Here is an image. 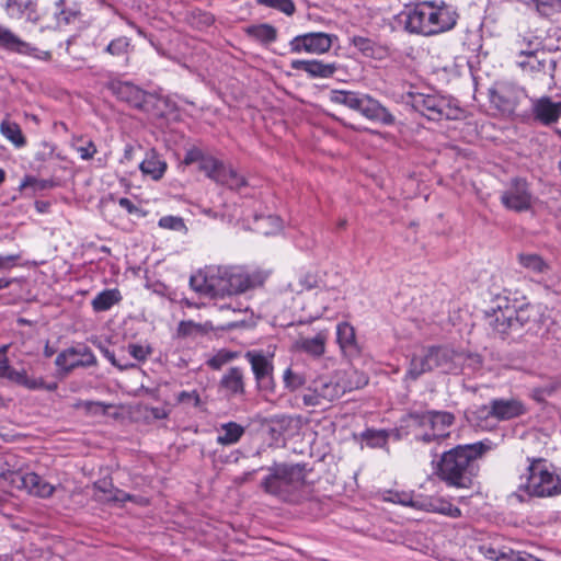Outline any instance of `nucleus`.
<instances>
[{
    "instance_id": "obj_1",
    "label": "nucleus",
    "mask_w": 561,
    "mask_h": 561,
    "mask_svg": "<svg viewBox=\"0 0 561 561\" xmlns=\"http://www.w3.org/2000/svg\"><path fill=\"white\" fill-rule=\"evenodd\" d=\"M270 273L245 266H207L203 274L191 277L192 287L213 298L240 295L264 285Z\"/></svg>"
},
{
    "instance_id": "obj_2",
    "label": "nucleus",
    "mask_w": 561,
    "mask_h": 561,
    "mask_svg": "<svg viewBox=\"0 0 561 561\" xmlns=\"http://www.w3.org/2000/svg\"><path fill=\"white\" fill-rule=\"evenodd\" d=\"M494 447L490 439L458 445L443 453L437 461H432L433 474L448 486L469 488L477 469L476 460Z\"/></svg>"
},
{
    "instance_id": "obj_3",
    "label": "nucleus",
    "mask_w": 561,
    "mask_h": 561,
    "mask_svg": "<svg viewBox=\"0 0 561 561\" xmlns=\"http://www.w3.org/2000/svg\"><path fill=\"white\" fill-rule=\"evenodd\" d=\"M458 20L456 10L444 1H420L407 7L398 21L411 34L433 36L455 27Z\"/></svg>"
},
{
    "instance_id": "obj_4",
    "label": "nucleus",
    "mask_w": 561,
    "mask_h": 561,
    "mask_svg": "<svg viewBox=\"0 0 561 561\" xmlns=\"http://www.w3.org/2000/svg\"><path fill=\"white\" fill-rule=\"evenodd\" d=\"M368 378L357 370L335 371L314 379L301 399L306 407H320L340 399L345 392L367 385Z\"/></svg>"
},
{
    "instance_id": "obj_5",
    "label": "nucleus",
    "mask_w": 561,
    "mask_h": 561,
    "mask_svg": "<svg viewBox=\"0 0 561 561\" xmlns=\"http://www.w3.org/2000/svg\"><path fill=\"white\" fill-rule=\"evenodd\" d=\"M270 474L261 482L262 489L284 502H299L306 491V468L301 465L279 463L268 468Z\"/></svg>"
},
{
    "instance_id": "obj_6",
    "label": "nucleus",
    "mask_w": 561,
    "mask_h": 561,
    "mask_svg": "<svg viewBox=\"0 0 561 561\" xmlns=\"http://www.w3.org/2000/svg\"><path fill=\"white\" fill-rule=\"evenodd\" d=\"M561 493V477L554 472L551 465L545 459H531L528 473L520 477V483L514 493L519 502L530 497L556 496Z\"/></svg>"
},
{
    "instance_id": "obj_7",
    "label": "nucleus",
    "mask_w": 561,
    "mask_h": 561,
    "mask_svg": "<svg viewBox=\"0 0 561 561\" xmlns=\"http://www.w3.org/2000/svg\"><path fill=\"white\" fill-rule=\"evenodd\" d=\"M489 333L497 339L506 340L519 334L529 322L530 314L527 308L517 309L507 297H496L495 306L485 314Z\"/></svg>"
},
{
    "instance_id": "obj_8",
    "label": "nucleus",
    "mask_w": 561,
    "mask_h": 561,
    "mask_svg": "<svg viewBox=\"0 0 561 561\" xmlns=\"http://www.w3.org/2000/svg\"><path fill=\"white\" fill-rule=\"evenodd\" d=\"M465 355L448 346H430L422 355H414L405 373V380H416L423 374L439 369L443 373H457Z\"/></svg>"
},
{
    "instance_id": "obj_9",
    "label": "nucleus",
    "mask_w": 561,
    "mask_h": 561,
    "mask_svg": "<svg viewBox=\"0 0 561 561\" xmlns=\"http://www.w3.org/2000/svg\"><path fill=\"white\" fill-rule=\"evenodd\" d=\"M9 467L7 457L0 456V478L9 481L13 488L41 497L53 494L55 488L35 472L11 470Z\"/></svg>"
},
{
    "instance_id": "obj_10",
    "label": "nucleus",
    "mask_w": 561,
    "mask_h": 561,
    "mask_svg": "<svg viewBox=\"0 0 561 561\" xmlns=\"http://www.w3.org/2000/svg\"><path fill=\"white\" fill-rule=\"evenodd\" d=\"M411 419L419 427L425 430L417 438L424 443L440 440L449 436L448 428L453 425L455 416L449 412L426 411L412 413Z\"/></svg>"
},
{
    "instance_id": "obj_11",
    "label": "nucleus",
    "mask_w": 561,
    "mask_h": 561,
    "mask_svg": "<svg viewBox=\"0 0 561 561\" xmlns=\"http://www.w3.org/2000/svg\"><path fill=\"white\" fill-rule=\"evenodd\" d=\"M413 107L430 121L455 119L459 108L449 99L437 94L419 93L413 96Z\"/></svg>"
},
{
    "instance_id": "obj_12",
    "label": "nucleus",
    "mask_w": 561,
    "mask_h": 561,
    "mask_svg": "<svg viewBox=\"0 0 561 561\" xmlns=\"http://www.w3.org/2000/svg\"><path fill=\"white\" fill-rule=\"evenodd\" d=\"M244 357L251 366L259 390L273 392L275 388L273 355L253 350L248 351Z\"/></svg>"
},
{
    "instance_id": "obj_13",
    "label": "nucleus",
    "mask_w": 561,
    "mask_h": 561,
    "mask_svg": "<svg viewBox=\"0 0 561 561\" xmlns=\"http://www.w3.org/2000/svg\"><path fill=\"white\" fill-rule=\"evenodd\" d=\"M96 363V357L91 348L85 345L66 348L55 359V365L64 375H68L79 367L95 366Z\"/></svg>"
},
{
    "instance_id": "obj_14",
    "label": "nucleus",
    "mask_w": 561,
    "mask_h": 561,
    "mask_svg": "<svg viewBox=\"0 0 561 561\" xmlns=\"http://www.w3.org/2000/svg\"><path fill=\"white\" fill-rule=\"evenodd\" d=\"M516 64L523 72L535 79L542 80L545 77L553 78L556 61L545 49L520 57L517 59Z\"/></svg>"
},
{
    "instance_id": "obj_15",
    "label": "nucleus",
    "mask_w": 561,
    "mask_h": 561,
    "mask_svg": "<svg viewBox=\"0 0 561 561\" xmlns=\"http://www.w3.org/2000/svg\"><path fill=\"white\" fill-rule=\"evenodd\" d=\"M533 196L528 183L523 179H514L501 195L502 204L511 210L524 211L531 207Z\"/></svg>"
},
{
    "instance_id": "obj_16",
    "label": "nucleus",
    "mask_w": 561,
    "mask_h": 561,
    "mask_svg": "<svg viewBox=\"0 0 561 561\" xmlns=\"http://www.w3.org/2000/svg\"><path fill=\"white\" fill-rule=\"evenodd\" d=\"M333 35L327 33H307L294 37L290 43L293 53L324 54L332 46Z\"/></svg>"
},
{
    "instance_id": "obj_17",
    "label": "nucleus",
    "mask_w": 561,
    "mask_h": 561,
    "mask_svg": "<svg viewBox=\"0 0 561 561\" xmlns=\"http://www.w3.org/2000/svg\"><path fill=\"white\" fill-rule=\"evenodd\" d=\"M0 7L10 19L24 20L32 24L39 21L37 0H0Z\"/></svg>"
},
{
    "instance_id": "obj_18",
    "label": "nucleus",
    "mask_w": 561,
    "mask_h": 561,
    "mask_svg": "<svg viewBox=\"0 0 561 561\" xmlns=\"http://www.w3.org/2000/svg\"><path fill=\"white\" fill-rule=\"evenodd\" d=\"M355 111L359 112L367 119L382 125H392L396 121L388 108L367 94L359 95Z\"/></svg>"
},
{
    "instance_id": "obj_19",
    "label": "nucleus",
    "mask_w": 561,
    "mask_h": 561,
    "mask_svg": "<svg viewBox=\"0 0 561 561\" xmlns=\"http://www.w3.org/2000/svg\"><path fill=\"white\" fill-rule=\"evenodd\" d=\"M482 411L486 416H492L499 421H507L523 415L526 412L524 404L516 399H495L489 407H483Z\"/></svg>"
},
{
    "instance_id": "obj_20",
    "label": "nucleus",
    "mask_w": 561,
    "mask_h": 561,
    "mask_svg": "<svg viewBox=\"0 0 561 561\" xmlns=\"http://www.w3.org/2000/svg\"><path fill=\"white\" fill-rule=\"evenodd\" d=\"M107 89L117 99L137 108H141L146 101L147 93L128 81L112 80L107 83Z\"/></svg>"
},
{
    "instance_id": "obj_21",
    "label": "nucleus",
    "mask_w": 561,
    "mask_h": 561,
    "mask_svg": "<svg viewBox=\"0 0 561 561\" xmlns=\"http://www.w3.org/2000/svg\"><path fill=\"white\" fill-rule=\"evenodd\" d=\"M533 113L537 121L543 125L557 123L561 117V102H553L548 96H542L534 102Z\"/></svg>"
},
{
    "instance_id": "obj_22",
    "label": "nucleus",
    "mask_w": 561,
    "mask_h": 561,
    "mask_svg": "<svg viewBox=\"0 0 561 561\" xmlns=\"http://www.w3.org/2000/svg\"><path fill=\"white\" fill-rule=\"evenodd\" d=\"M220 390L228 397L242 396L245 392L244 374L240 367H230L219 381Z\"/></svg>"
},
{
    "instance_id": "obj_23",
    "label": "nucleus",
    "mask_w": 561,
    "mask_h": 561,
    "mask_svg": "<svg viewBox=\"0 0 561 561\" xmlns=\"http://www.w3.org/2000/svg\"><path fill=\"white\" fill-rule=\"evenodd\" d=\"M329 331L321 330L312 337L300 336L295 342V347L310 356L320 357L325 353V344Z\"/></svg>"
},
{
    "instance_id": "obj_24",
    "label": "nucleus",
    "mask_w": 561,
    "mask_h": 561,
    "mask_svg": "<svg viewBox=\"0 0 561 561\" xmlns=\"http://www.w3.org/2000/svg\"><path fill=\"white\" fill-rule=\"evenodd\" d=\"M5 379L10 380L11 382H14L19 386H23L26 389L30 390H37V389H48L53 390L56 388V385L54 386H45V382L41 378H32L26 375L25 370H16L13 367L7 365L4 377Z\"/></svg>"
},
{
    "instance_id": "obj_25",
    "label": "nucleus",
    "mask_w": 561,
    "mask_h": 561,
    "mask_svg": "<svg viewBox=\"0 0 561 561\" xmlns=\"http://www.w3.org/2000/svg\"><path fill=\"white\" fill-rule=\"evenodd\" d=\"M139 168L145 175L158 181L163 176L167 170V162L161 159L154 150H151L147 152Z\"/></svg>"
},
{
    "instance_id": "obj_26",
    "label": "nucleus",
    "mask_w": 561,
    "mask_h": 561,
    "mask_svg": "<svg viewBox=\"0 0 561 561\" xmlns=\"http://www.w3.org/2000/svg\"><path fill=\"white\" fill-rule=\"evenodd\" d=\"M350 43L358 49L364 56L375 59H382L387 55V50L376 44L373 39L364 36H353Z\"/></svg>"
},
{
    "instance_id": "obj_27",
    "label": "nucleus",
    "mask_w": 561,
    "mask_h": 561,
    "mask_svg": "<svg viewBox=\"0 0 561 561\" xmlns=\"http://www.w3.org/2000/svg\"><path fill=\"white\" fill-rule=\"evenodd\" d=\"M0 45L8 50L19 54H31L33 50L28 43L22 41L9 28L2 25H0Z\"/></svg>"
},
{
    "instance_id": "obj_28",
    "label": "nucleus",
    "mask_w": 561,
    "mask_h": 561,
    "mask_svg": "<svg viewBox=\"0 0 561 561\" xmlns=\"http://www.w3.org/2000/svg\"><path fill=\"white\" fill-rule=\"evenodd\" d=\"M244 427L236 422H228L218 428L217 443L222 446L237 444L244 434Z\"/></svg>"
},
{
    "instance_id": "obj_29",
    "label": "nucleus",
    "mask_w": 561,
    "mask_h": 561,
    "mask_svg": "<svg viewBox=\"0 0 561 561\" xmlns=\"http://www.w3.org/2000/svg\"><path fill=\"white\" fill-rule=\"evenodd\" d=\"M93 488L96 492L102 493V495H99L98 493L94 494L96 496V499L100 501H106V502L122 501L123 502V501L129 499V496L127 494H125L124 492H122L119 490H116L114 488L112 481L106 480V479L96 481L94 483Z\"/></svg>"
},
{
    "instance_id": "obj_30",
    "label": "nucleus",
    "mask_w": 561,
    "mask_h": 561,
    "mask_svg": "<svg viewBox=\"0 0 561 561\" xmlns=\"http://www.w3.org/2000/svg\"><path fill=\"white\" fill-rule=\"evenodd\" d=\"M247 34L254 41L267 45L276 41V28L267 23L250 25L245 30Z\"/></svg>"
},
{
    "instance_id": "obj_31",
    "label": "nucleus",
    "mask_w": 561,
    "mask_h": 561,
    "mask_svg": "<svg viewBox=\"0 0 561 561\" xmlns=\"http://www.w3.org/2000/svg\"><path fill=\"white\" fill-rule=\"evenodd\" d=\"M122 299L117 289H106L99 293L92 300L91 305L94 311L101 312L111 309Z\"/></svg>"
},
{
    "instance_id": "obj_32",
    "label": "nucleus",
    "mask_w": 561,
    "mask_h": 561,
    "mask_svg": "<svg viewBox=\"0 0 561 561\" xmlns=\"http://www.w3.org/2000/svg\"><path fill=\"white\" fill-rule=\"evenodd\" d=\"M220 176L221 180H218L217 184L227 186L230 190H240L247 185L245 178L230 165L224 164Z\"/></svg>"
},
{
    "instance_id": "obj_33",
    "label": "nucleus",
    "mask_w": 561,
    "mask_h": 561,
    "mask_svg": "<svg viewBox=\"0 0 561 561\" xmlns=\"http://www.w3.org/2000/svg\"><path fill=\"white\" fill-rule=\"evenodd\" d=\"M0 133L18 148H21L26 144L20 126L10 119H3L1 122Z\"/></svg>"
},
{
    "instance_id": "obj_34",
    "label": "nucleus",
    "mask_w": 561,
    "mask_h": 561,
    "mask_svg": "<svg viewBox=\"0 0 561 561\" xmlns=\"http://www.w3.org/2000/svg\"><path fill=\"white\" fill-rule=\"evenodd\" d=\"M518 261L522 266L536 274L545 273L549 268L548 264L537 254H519Z\"/></svg>"
},
{
    "instance_id": "obj_35",
    "label": "nucleus",
    "mask_w": 561,
    "mask_h": 561,
    "mask_svg": "<svg viewBox=\"0 0 561 561\" xmlns=\"http://www.w3.org/2000/svg\"><path fill=\"white\" fill-rule=\"evenodd\" d=\"M336 340L341 348H351L356 343L355 329L347 322L337 324Z\"/></svg>"
},
{
    "instance_id": "obj_36",
    "label": "nucleus",
    "mask_w": 561,
    "mask_h": 561,
    "mask_svg": "<svg viewBox=\"0 0 561 561\" xmlns=\"http://www.w3.org/2000/svg\"><path fill=\"white\" fill-rule=\"evenodd\" d=\"M543 48H541V41H539L537 37H523L517 39L514 44V50L518 58L531 55L535 51H540Z\"/></svg>"
},
{
    "instance_id": "obj_37",
    "label": "nucleus",
    "mask_w": 561,
    "mask_h": 561,
    "mask_svg": "<svg viewBox=\"0 0 561 561\" xmlns=\"http://www.w3.org/2000/svg\"><path fill=\"white\" fill-rule=\"evenodd\" d=\"M337 67L335 64H325L320 60H309L307 73L313 78H330Z\"/></svg>"
},
{
    "instance_id": "obj_38",
    "label": "nucleus",
    "mask_w": 561,
    "mask_h": 561,
    "mask_svg": "<svg viewBox=\"0 0 561 561\" xmlns=\"http://www.w3.org/2000/svg\"><path fill=\"white\" fill-rule=\"evenodd\" d=\"M425 506L428 511L436 512L451 518H458L461 516V511L458 507L442 499L432 500Z\"/></svg>"
},
{
    "instance_id": "obj_39",
    "label": "nucleus",
    "mask_w": 561,
    "mask_h": 561,
    "mask_svg": "<svg viewBox=\"0 0 561 561\" xmlns=\"http://www.w3.org/2000/svg\"><path fill=\"white\" fill-rule=\"evenodd\" d=\"M131 50V41L126 36H119L110 42L105 51L115 57H124Z\"/></svg>"
},
{
    "instance_id": "obj_40",
    "label": "nucleus",
    "mask_w": 561,
    "mask_h": 561,
    "mask_svg": "<svg viewBox=\"0 0 561 561\" xmlns=\"http://www.w3.org/2000/svg\"><path fill=\"white\" fill-rule=\"evenodd\" d=\"M389 433L385 430H367L362 434L363 440L371 448L383 447L387 444Z\"/></svg>"
},
{
    "instance_id": "obj_41",
    "label": "nucleus",
    "mask_w": 561,
    "mask_h": 561,
    "mask_svg": "<svg viewBox=\"0 0 561 561\" xmlns=\"http://www.w3.org/2000/svg\"><path fill=\"white\" fill-rule=\"evenodd\" d=\"M224 162L216 159L213 156H208L206 160L203 161L199 170L206 174L207 178L215 181L217 183L218 180H221L220 172L224 167Z\"/></svg>"
},
{
    "instance_id": "obj_42",
    "label": "nucleus",
    "mask_w": 561,
    "mask_h": 561,
    "mask_svg": "<svg viewBox=\"0 0 561 561\" xmlns=\"http://www.w3.org/2000/svg\"><path fill=\"white\" fill-rule=\"evenodd\" d=\"M257 221V229L266 236L277 233L283 228L282 219L277 216L268 215L261 217Z\"/></svg>"
},
{
    "instance_id": "obj_43",
    "label": "nucleus",
    "mask_w": 561,
    "mask_h": 561,
    "mask_svg": "<svg viewBox=\"0 0 561 561\" xmlns=\"http://www.w3.org/2000/svg\"><path fill=\"white\" fill-rule=\"evenodd\" d=\"M529 5H533L541 15L549 16L560 9V0H529Z\"/></svg>"
},
{
    "instance_id": "obj_44",
    "label": "nucleus",
    "mask_w": 561,
    "mask_h": 561,
    "mask_svg": "<svg viewBox=\"0 0 561 561\" xmlns=\"http://www.w3.org/2000/svg\"><path fill=\"white\" fill-rule=\"evenodd\" d=\"M359 94L350 91H335L331 100L336 104H342L351 110H355Z\"/></svg>"
},
{
    "instance_id": "obj_45",
    "label": "nucleus",
    "mask_w": 561,
    "mask_h": 561,
    "mask_svg": "<svg viewBox=\"0 0 561 561\" xmlns=\"http://www.w3.org/2000/svg\"><path fill=\"white\" fill-rule=\"evenodd\" d=\"M256 2L266 8L278 10L286 15H291L295 12L293 0H256Z\"/></svg>"
},
{
    "instance_id": "obj_46",
    "label": "nucleus",
    "mask_w": 561,
    "mask_h": 561,
    "mask_svg": "<svg viewBox=\"0 0 561 561\" xmlns=\"http://www.w3.org/2000/svg\"><path fill=\"white\" fill-rule=\"evenodd\" d=\"M283 380L285 387L291 391L298 389L306 382L305 377L301 374L295 373L291 368H287L284 371Z\"/></svg>"
},
{
    "instance_id": "obj_47",
    "label": "nucleus",
    "mask_w": 561,
    "mask_h": 561,
    "mask_svg": "<svg viewBox=\"0 0 561 561\" xmlns=\"http://www.w3.org/2000/svg\"><path fill=\"white\" fill-rule=\"evenodd\" d=\"M317 286H318L317 277L309 273L301 276L297 284H294V283L288 284L289 289L295 293H300L305 289H312V288H316Z\"/></svg>"
},
{
    "instance_id": "obj_48",
    "label": "nucleus",
    "mask_w": 561,
    "mask_h": 561,
    "mask_svg": "<svg viewBox=\"0 0 561 561\" xmlns=\"http://www.w3.org/2000/svg\"><path fill=\"white\" fill-rule=\"evenodd\" d=\"M160 228L174 230V231H186V226L183 218L178 216H164L159 219L158 222Z\"/></svg>"
},
{
    "instance_id": "obj_49",
    "label": "nucleus",
    "mask_w": 561,
    "mask_h": 561,
    "mask_svg": "<svg viewBox=\"0 0 561 561\" xmlns=\"http://www.w3.org/2000/svg\"><path fill=\"white\" fill-rule=\"evenodd\" d=\"M236 357L237 353L220 351L208 360V365L214 369H220L222 365L233 360Z\"/></svg>"
},
{
    "instance_id": "obj_50",
    "label": "nucleus",
    "mask_w": 561,
    "mask_h": 561,
    "mask_svg": "<svg viewBox=\"0 0 561 561\" xmlns=\"http://www.w3.org/2000/svg\"><path fill=\"white\" fill-rule=\"evenodd\" d=\"M208 154H205L201 149L198 148H191L186 151L183 163L186 165L198 163V168L202 167L203 161L206 160Z\"/></svg>"
},
{
    "instance_id": "obj_51",
    "label": "nucleus",
    "mask_w": 561,
    "mask_h": 561,
    "mask_svg": "<svg viewBox=\"0 0 561 561\" xmlns=\"http://www.w3.org/2000/svg\"><path fill=\"white\" fill-rule=\"evenodd\" d=\"M75 150L82 160H90L96 153V147L93 141L87 140L82 145L75 146Z\"/></svg>"
},
{
    "instance_id": "obj_52",
    "label": "nucleus",
    "mask_w": 561,
    "mask_h": 561,
    "mask_svg": "<svg viewBox=\"0 0 561 561\" xmlns=\"http://www.w3.org/2000/svg\"><path fill=\"white\" fill-rule=\"evenodd\" d=\"M128 353L138 362H144L151 353V348L140 344H129L127 346Z\"/></svg>"
},
{
    "instance_id": "obj_53",
    "label": "nucleus",
    "mask_w": 561,
    "mask_h": 561,
    "mask_svg": "<svg viewBox=\"0 0 561 561\" xmlns=\"http://www.w3.org/2000/svg\"><path fill=\"white\" fill-rule=\"evenodd\" d=\"M178 402L193 405V407H199L201 404V397L196 390L193 391H182L176 397Z\"/></svg>"
},
{
    "instance_id": "obj_54",
    "label": "nucleus",
    "mask_w": 561,
    "mask_h": 561,
    "mask_svg": "<svg viewBox=\"0 0 561 561\" xmlns=\"http://www.w3.org/2000/svg\"><path fill=\"white\" fill-rule=\"evenodd\" d=\"M387 500L393 503L402 504L404 506H417V504L413 501L412 495L404 492H389Z\"/></svg>"
},
{
    "instance_id": "obj_55",
    "label": "nucleus",
    "mask_w": 561,
    "mask_h": 561,
    "mask_svg": "<svg viewBox=\"0 0 561 561\" xmlns=\"http://www.w3.org/2000/svg\"><path fill=\"white\" fill-rule=\"evenodd\" d=\"M118 205L125 209L130 215H136L138 217H144L145 213L141 208L136 206L129 198L127 197H121L118 201Z\"/></svg>"
},
{
    "instance_id": "obj_56",
    "label": "nucleus",
    "mask_w": 561,
    "mask_h": 561,
    "mask_svg": "<svg viewBox=\"0 0 561 561\" xmlns=\"http://www.w3.org/2000/svg\"><path fill=\"white\" fill-rule=\"evenodd\" d=\"M19 260V255H0V272L11 268Z\"/></svg>"
},
{
    "instance_id": "obj_57",
    "label": "nucleus",
    "mask_w": 561,
    "mask_h": 561,
    "mask_svg": "<svg viewBox=\"0 0 561 561\" xmlns=\"http://www.w3.org/2000/svg\"><path fill=\"white\" fill-rule=\"evenodd\" d=\"M55 14H56V24L55 26L56 27H59L61 25H66L69 23V15L60 9V3H56V11H55Z\"/></svg>"
},
{
    "instance_id": "obj_58",
    "label": "nucleus",
    "mask_w": 561,
    "mask_h": 561,
    "mask_svg": "<svg viewBox=\"0 0 561 561\" xmlns=\"http://www.w3.org/2000/svg\"><path fill=\"white\" fill-rule=\"evenodd\" d=\"M201 325L194 323L193 321H182L179 325V331L183 335L191 334L194 330H199Z\"/></svg>"
},
{
    "instance_id": "obj_59",
    "label": "nucleus",
    "mask_w": 561,
    "mask_h": 561,
    "mask_svg": "<svg viewBox=\"0 0 561 561\" xmlns=\"http://www.w3.org/2000/svg\"><path fill=\"white\" fill-rule=\"evenodd\" d=\"M560 387H561V380L560 379H556V380H552L551 382L547 383L546 386H543L542 392L545 394H547V396H551Z\"/></svg>"
},
{
    "instance_id": "obj_60",
    "label": "nucleus",
    "mask_w": 561,
    "mask_h": 561,
    "mask_svg": "<svg viewBox=\"0 0 561 561\" xmlns=\"http://www.w3.org/2000/svg\"><path fill=\"white\" fill-rule=\"evenodd\" d=\"M104 355H105V357H106V358H107V359H108V360H110L114 366L118 367V368H119V369H122V370H123V369H127V368H129V367H134V365H128V364H124V365H123V364H119V363L116 360V358H115L114 354H113V353H111V352H110V351H107V350H106V351H104Z\"/></svg>"
},
{
    "instance_id": "obj_61",
    "label": "nucleus",
    "mask_w": 561,
    "mask_h": 561,
    "mask_svg": "<svg viewBox=\"0 0 561 561\" xmlns=\"http://www.w3.org/2000/svg\"><path fill=\"white\" fill-rule=\"evenodd\" d=\"M309 60H293L291 68L307 72Z\"/></svg>"
},
{
    "instance_id": "obj_62",
    "label": "nucleus",
    "mask_w": 561,
    "mask_h": 561,
    "mask_svg": "<svg viewBox=\"0 0 561 561\" xmlns=\"http://www.w3.org/2000/svg\"><path fill=\"white\" fill-rule=\"evenodd\" d=\"M150 412L151 415L158 420L168 417V412L163 408H151Z\"/></svg>"
},
{
    "instance_id": "obj_63",
    "label": "nucleus",
    "mask_w": 561,
    "mask_h": 561,
    "mask_svg": "<svg viewBox=\"0 0 561 561\" xmlns=\"http://www.w3.org/2000/svg\"><path fill=\"white\" fill-rule=\"evenodd\" d=\"M8 348H9V345H3L2 347H0V366L7 365V363H8V357H7Z\"/></svg>"
},
{
    "instance_id": "obj_64",
    "label": "nucleus",
    "mask_w": 561,
    "mask_h": 561,
    "mask_svg": "<svg viewBox=\"0 0 561 561\" xmlns=\"http://www.w3.org/2000/svg\"><path fill=\"white\" fill-rule=\"evenodd\" d=\"M85 407L88 409H90L91 407H96L99 409L102 410V413H106L107 409L111 407V405H106L104 403H101V402H87L85 403Z\"/></svg>"
}]
</instances>
